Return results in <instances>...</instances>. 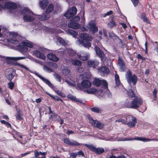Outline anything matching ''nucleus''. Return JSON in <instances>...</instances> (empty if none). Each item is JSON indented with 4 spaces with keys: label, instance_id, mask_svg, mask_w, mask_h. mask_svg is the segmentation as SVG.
Here are the masks:
<instances>
[{
    "label": "nucleus",
    "instance_id": "33",
    "mask_svg": "<svg viewBox=\"0 0 158 158\" xmlns=\"http://www.w3.org/2000/svg\"><path fill=\"white\" fill-rule=\"evenodd\" d=\"M67 54L70 56H73L76 53V52L72 49L70 48L66 49Z\"/></svg>",
    "mask_w": 158,
    "mask_h": 158
},
{
    "label": "nucleus",
    "instance_id": "53",
    "mask_svg": "<svg viewBox=\"0 0 158 158\" xmlns=\"http://www.w3.org/2000/svg\"><path fill=\"white\" fill-rule=\"evenodd\" d=\"M55 92L58 95L64 98L65 97V95L64 94L61 92L59 90H56Z\"/></svg>",
    "mask_w": 158,
    "mask_h": 158
},
{
    "label": "nucleus",
    "instance_id": "63",
    "mask_svg": "<svg viewBox=\"0 0 158 158\" xmlns=\"http://www.w3.org/2000/svg\"><path fill=\"white\" fill-rule=\"evenodd\" d=\"M31 152H25L23 154H20V155H21V157H23L24 156H26L27 155H28V154H30L31 153Z\"/></svg>",
    "mask_w": 158,
    "mask_h": 158
},
{
    "label": "nucleus",
    "instance_id": "17",
    "mask_svg": "<svg viewBox=\"0 0 158 158\" xmlns=\"http://www.w3.org/2000/svg\"><path fill=\"white\" fill-rule=\"evenodd\" d=\"M99 63L96 60H89L87 62V65L89 67L95 68L98 65Z\"/></svg>",
    "mask_w": 158,
    "mask_h": 158
},
{
    "label": "nucleus",
    "instance_id": "46",
    "mask_svg": "<svg viewBox=\"0 0 158 158\" xmlns=\"http://www.w3.org/2000/svg\"><path fill=\"white\" fill-rule=\"evenodd\" d=\"M51 115H50L49 116V119L53 120L56 118L58 116L55 113H52Z\"/></svg>",
    "mask_w": 158,
    "mask_h": 158
},
{
    "label": "nucleus",
    "instance_id": "22",
    "mask_svg": "<svg viewBox=\"0 0 158 158\" xmlns=\"http://www.w3.org/2000/svg\"><path fill=\"white\" fill-rule=\"evenodd\" d=\"M104 92L105 89L102 88L101 89H99L98 90H96L95 94L98 98H101L104 97Z\"/></svg>",
    "mask_w": 158,
    "mask_h": 158
},
{
    "label": "nucleus",
    "instance_id": "56",
    "mask_svg": "<svg viewBox=\"0 0 158 158\" xmlns=\"http://www.w3.org/2000/svg\"><path fill=\"white\" fill-rule=\"evenodd\" d=\"M71 141V140H69V138H65L64 139V142L69 146L70 144Z\"/></svg>",
    "mask_w": 158,
    "mask_h": 158
},
{
    "label": "nucleus",
    "instance_id": "35",
    "mask_svg": "<svg viewBox=\"0 0 158 158\" xmlns=\"http://www.w3.org/2000/svg\"><path fill=\"white\" fill-rule=\"evenodd\" d=\"M46 94L48 95L50 97L52 98L54 100L58 101H60L61 102H63L62 100L60 97L56 96H53L47 92L46 93Z\"/></svg>",
    "mask_w": 158,
    "mask_h": 158
},
{
    "label": "nucleus",
    "instance_id": "21",
    "mask_svg": "<svg viewBox=\"0 0 158 158\" xmlns=\"http://www.w3.org/2000/svg\"><path fill=\"white\" fill-rule=\"evenodd\" d=\"M95 51L96 54L101 58H103L104 57V54L100 48L97 46H95Z\"/></svg>",
    "mask_w": 158,
    "mask_h": 158
},
{
    "label": "nucleus",
    "instance_id": "23",
    "mask_svg": "<svg viewBox=\"0 0 158 158\" xmlns=\"http://www.w3.org/2000/svg\"><path fill=\"white\" fill-rule=\"evenodd\" d=\"M7 71L8 73H6V77L7 79L11 81L14 77V75L13 74V72L12 69H9Z\"/></svg>",
    "mask_w": 158,
    "mask_h": 158
},
{
    "label": "nucleus",
    "instance_id": "14",
    "mask_svg": "<svg viewBox=\"0 0 158 158\" xmlns=\"http://www.w3.org/2000/svg\"><path fill=\"white\" fill-rule=\"evenodd\" d=\"M87 27L90 31L93 32H95L98 31V27L96 26L95 23L92 22L89 23Z\"/></svg>",
    "mask_w": 158,
    "mask_h": 158
},
{
    "label": "nucleus",
    "instance_id": "55",
    "mask_svg": "<svg viewBox=\"0 0 158 158\" xmlns=\"http://www.w3.org/2000/svg\"><path fill=\"white\" fill-rule=\"evenodd\" d=\"M54 76L58 81L60 82L61 81L60 76L59 75L57 74H54Z\"/></svg>",
    "mask_w": 158,
    "mask_h": 158
},
{
    "label": "nucleus",
    "instance_id": "27",
    "mask_svg": "<svg viewBox=\"0 0 158 158\" xmlns=\"http://www.w3.org/2000/svg\"><path fill=\"white\" fill-rule=\"evenodd\" d=\"M48 3V2L46 0H43L42 1H40V6L42 9L44 10L47 7Z\"/></svg>",
    "mask_w": 158,
    "mask_h": 158
},
{
    "label": "nucleus",
    "instance_id": "5",
    "mask_svg": "<svg viewBox=\"0 0 158 158\" xmlns=\"http://www.w3.org/2000/svg\"><path fill=\"white\" fill-rule=\"evenodd\" d=\"M33 46V43L29 41H27L26 42H22L21 44H19L17 47L20 52L23 54L28 51L27 47L32 48Z\"/></svg>",
    "mask_w": 158,
    "mask_h": 158
},
{
    "label": "nucleus",
    "instance_id": "32",
    "mask_svg": "<svg viewBox=\"0 0 158 158\" xmlns=\"http://www.w3.org/2000/svg\"><path fill=\"white\" fill-rule=\"evenodd\" d=\"M66 31L68 34L73 35V37L76 36L77 34V32L70 29H67Z\"/></svg>",
    "mask_w": 158,
    "mask_h": 158
},
{
    "label": "nucleus",
    "instance_id": "51",
    "mask_svg": "<svg viewBox=\"0 0 158 158\" xmlns=\"http://www.w3.org/2000/svg\"><path fill=\"white\" fill-rule=\"evenodd\" d=\"M62 73L64 75H67L70 73V70L68 69H64L63 70Z\"/></svg>",
    "mask_w": 158,
    "mask_h": 158
},
{
    "label": "nucleus",
    "instance_id": "4",
    "mask_svg": "<svg viewBox=\"0 0 158 158\" xmlns=\"http://www.w3.org/2000/svg\"><path fill=\"white\" fill-rule=\"evenodd\" d=\"M143 103L142 99L140 98L135 97L132 101L131 104L125 103V106L128 108L136 109L139 108Z\"/></svg>",
    "mask_w": 158,
    "mask_h": 158
},
{
    "label": "nucleus",
    "instance_id": "7",
    "mask_svg": "<svg viewBox=\"0 0 158 158\" xmlns=\"http://www.w3.org/2000/svg\"><path fill=\"white\" fill-rule=\"evenodd\" d=\"M91 85V82L88 80H83L81 83H79L77 85L79 89L84 92L87 88H90Z\"/></svg>",
    "mask_w": 158,
    "mask_h": 158
},
{
    "label": "nucleus",
    "instance_id": "9",
    "mask_svg": "<svg viewBox=\"0 0 158 158\" xmlns=\"http://www.w3.org/2000/svg\"><path fill=\"white\" fill-rule=\"evenodd\" d=\"M44 51V49L43 48H40L39 50H35L32 52V55L42 60H45L46 56L43 53Z\"/></svg>",
    "mask_w": 158,
    "mask_h": 158
},
{
    "label": "nucleus",
    "instance_id": "45",
    "mask_svg": "<svg viewBox=\"0 0 158 158\" xmlns=\"http://www.w3.org/2000/svg\"><path fill=\"white\" fill-rule=\"evenodd\" d=\"M48 63L50 67L56 69L58 67L57 64L56 63L52 62H49Z\"/></svg>",
    "mask_w": 158,
    "mask_h": 158
},
{
    "label": "nucleus",
    "instance_id": "19",
    "mask_svg": "<svg viewBox=\"0 0 158 158\" xmlns=\"http://www.w3.org/2000/svg\"><path fill=\"white\" fill-rule=\"evenodd\" d=\"M48 59L54 62H57L59 60V58L57 57L55 54L52 53H50L47 55Z\"/></svg>",
    "mask_w": 158,
    "mask_h": 158
},
{
    "label": "nucleus",
    "instance_id": "1",
    "mask_svg": "<svg viewBox=\"0 0 158 158\" xmlns=\"http://www.w3.org/2000/svg\"><path fill=\"white\" fill-rule=\"evenodd\" d=\"M26 57L24 56L22 57H7L6 59V61L7 63L9 64H13L15 65H18L20 67L28 70L31 73L34 74L35 75L41 79L45 83L48 85L50 88H53V85L48 79L44 77L36 71H33L30 70L29 69L24 65L19 63L17 62H14L13 61H17L20 60L25 59Z\"/></svg>",
    "mask_w": 158,
    "mask_h": 158
},
{
    "label": "nucleus",
    "instance_id": "15",
    "mask_svg": "<svg viewBox=\"0 0 158 158\" xmlns=\"http://www.w3.org/2000/svg\"><path fill=\"white\" fill-rule=\"evenodd\" d=\"M104 81H106L104 80H101L99 78H95L93 82V84L94 85L97 86H99L102 84V88H103L104 86Z\"/></svg>",
    "mask_w": 158,
    "mask_h": 158
},
{
    "label": "nucleus",
    "instance_id": "44",
    "mask_svg": "<svg viewBox=\"0 0 158 158\" xmlns=\"http://www.w3.org/2000/svg\"><path fill=\"white\" fill-rule=\"evenodd\" d=\"M127 95L130 98H133L135 97V94L132 89H130L127 92Z\"/></svg>",
    "mask_w": 158,
    "mask_h": 158
},
{
    "label": "nucleus",
    "instance_id": "24",
    "mask_svg": "<svg viewBox=\"0 0 158 158\" xmlns=\"http://www.w3.org/2000/svg\"><path fill=\"white\" fill-rule=\"evenodd\" d=\"M134 139L136 140H138L139 141H143V142H148L150 141H158V139H149L146 138H144L142 137H137L135 138Z\"/></svg>",
    "mask_w": 158,
    "mask_h": 158
},
{
    "label": "nucleus",
    "instance_id": "16",
    "mask_svg": "<svg viewBox=\"0 0 158 158\" xmlns=\"http://www.w3.org/2000/svg\"><path fill=\"white\" fill-rule=\"evenodd\" d=\"M98 72L102 76H105L109 73V70L106 67L103 66L98 69Z\"/></svg>",
    "mask_w": 158,
    "mask_h": 158
},
{
    "label": "nucleus",
    "instance_id": "52",
    "mask_svg": "<svg viewBox=\"0 0 158 158\" xmlns=\"http://www.w3.org/2000/svg\"><path fill=\"white\" fill-rule=\"evenodd\" d=\"M22 116L21 114L19 112H18L16 116V119L18 120H21L22 119Z\"/></svg>",
    "mask_w": 158,
    "mask_h": 158
},
{
    "label": "nucleus",
    "instance_id": "64",
    "mask_svg": "<svg viewBox=\"0 0 158 158\" xmlns=\"http://www.w3.org/2000/svg\"><path fill=\"white\" fill-rule=\"evenodd\" d=\"M10 36H12L14 38L16 37L17 36V33L15 32H11L10 34Z\"/></svg>",
    "mask_w": 158,
    "mask_h": 158
},
{
    "label": "nucleus",
    "instance_id": "37",
    "mask_svg": "<svg viewBox=\"0 0 158 158\" xmlns=\"http://www.w3.org/2000/svg\"><path fill=\"white\" fill-rule=\"evenodd\" d=\"M67 97L68 98H69L71 100L76 101L78 102H81V101H80V100L79 99H78V100L76 98V97L72 95L71 94H69L68 95Z\"/></svg>",
    "mask_w": 158,
    "mask_h": 158
},
{
    "label": "nucleus",
    "instance_id": "39",
    "mask_svg": "<svg viewBox=\"0 0 158 158\" xmlns=\"http://www.w3.org/2000/svg\"><path fill=\"white\" fill-rule=\"evenodd\" d=\"M91 110L93 112L96 113H99L101 112V110L97 107H94L91 108Z\"/></svg>",
    "mask_w": 158,
    "mask_h": 158
},
{
    "label": "nucleus",
    "instance_id": "60",
    "mask_svg": "<svg viewBox=\"0 0 158 158\" xmlns=\"http://www.w3.org/2000/svg\"><path fill=\"white\" fill-rule=\"evenodd\" d=\"M70 154L71 158H76L77 156V153H71Z\"/></svg>",
    "mask_w": 158,
    "mask_h": 158
},
{
    "label": "nucleus",
    "instance_id": "20",
    "mask_svg": "<svg viewBox=\"0 0 158 158\" xmlns=\"http://www.w3.org/2000/svg\"><path fill=\"white\" fill-rule=\"evenodd\" d=\"M104 82V86L103 89H105L104 96L107 95L108 97H110L112 96V94L108 89L107 83V81Z\"/></svg>",
    "mask_w": 158,
    "mask_h": 158
},
{
    "label": "nucleus",
    "instance_id": "31",
    "mask_svg": "<svg viewBox=\"0 0 158 158\" xmlns=\"http://www.w3.org/2000/svg\"><path fill=\"white\" fill-rule=\"evenodd\" d=\"M71 62L72 64L77 66H81V62L77 60L72 59L71 60Z\"/></svg>",
    "mask_w": 158,
    "mask_h": 158
},
{
    "label": "nucleus",
    "instance_id": "54",
    "mask_svg": "<svg viewBox=\"0 0 158 158\" xmlns=\"http://www.w3.org/2000/svg\"><path fill=\"white\" fill-rule=\"evenodd\" d=\"M135 6H137L139 3V0H131Z\"/></svg>",
    "mask_w": 158,
    "mask_h": 158
},
{
    "label": "nucleus",
    "instance_id": "25",
    "mask_svg": "<svg viewBox=\"0 0 158 158\" xmlns=\"http://www.w3.org/2000/svg\"><path fill=\"white\" fill-rule=\"evenodd\" d=\"M50 17V15L46 12L43 13L42 15H39V18L40 20L44 21L48 19Z\"/></svg>",
    "mask_w": 158,
    "mask_h": 158
},
{
    "label": "nucleus",
    "instance_id": "2",
    "mask_svg": "<svg viewBox=\"0 0 158 158\" xmlns=\"http://www.w3.org/2000/svg\"><path fill=\"white\" fill-rule=\"evenodd\" d=\"M79 37L82 40L78 39L77 41L78 44L88 48L91 46V43L89 42L92 40L91 36H89L88 34L83 33L80 34Z\"/></svg>",
    "mask_w": 158,
    "mask_h": 158
},
{
    "label": "nucleus",
    "instance_id": "47",
    "mask_svg": "<svg viewBox=\"0 0 158 158\" xmlns=\"http://www.w3.org/2000/svg\"><path fill=\"white\" fill-rule=\"evenodd\" d=\"M9 41L11 43L13 44H17L19 41L17 40H14V39H11L9 40Z\"/></svg>",
    "mask_w": 158,
    "mask_h": 158
},
{
    "label": "nucleus",
    "instance_id": "40",
    "mask_svg": "<svg viewBox=\"0 0 158 158\" xmlns=\"http://www.w3.org/2000/svg\"><path fill=\"white\" fill-rule=\"evenodd\" d=\"M81 144L78 143L77 141L74 140L71 141L70 146H78L81 145Z\"/></svg>",
    "mask_w": 158,
    "mask_h": 158
},
{
    "label": "nucleus",
    "instance_id": "30",
    "mask_svg": "<svg viewBox=\"0 0 158 158\" xmlns=\"http://www.w3.org/2000/svg\"><path fill=\"white\" fill-rule=\"evenodd\" d=\"M104 152V149L102 148H96L94 152L97 154H100Z\"/></svg>",
    "mask_w": 158,
    "mask_h": 158
},
{
    "label": "nucleus",
    "instance_id": "28",
    "mask_svg": "<svg viewBox=\"0 0 158 158\" xmlns=\"http://www.w3.org/2000/svg\"><path fill=\"white\" fill-rule=\"evenodd\" d=\"M115 122L121 123L122 124H127V116H122L120 118L116 120Z\"/></svg>",
    "mask_w": 158,
    "mask_h": 158
},
{
    "label": "nucleus",
    "instance_id": "49",
    "mask_svg": "<svg viewBox=\"0 0 158 158\" xmlns=\"http://www.w3.org/2000/svg\"><path fill=\"white\" fill-rule=\"evenodd\" d=\"M76 70L77 72L81 73L84 72V69L83 67L79 66L77 68Z\"/></svg>",
    "mask_w": 158,
    "mask_h": 158
},
{
    "label": "nucleus",
    "instance_id": "57",
    "mask_svg": "<svg viewBox=\"0 0 158 158\" xmlns=\"http://www.w3.org/2000/svg\"><path fill=\"white\" fill-rule=\"evenodd\" d=\"M113 13V11L112 10H110L109 11L107 12L106 13H105L103 16L104 17H106L107 16L110 15L111 14H112Z\"/></svg>",
    "mask_w": 158,
    "mask_h": 158
},
{
    "label": "nucleus",
    "instance_id": "34",
    "mask_svg": "<svg viewBox=\"0 0 158 158\" xmlns=\"http://www.w3.org/2000/svg\"><path fill=\"white\" fill-rule=\"evenodd\" d=\"M141 18L143 20V21L144 22L148 23H149V21L148 20L145 13H143L141 14Z\"/></svg>",
    "mask_w": 158,
    "mask_h": 158
},
{
    "label": "nucleus",
    "instance_id": "62",
    "mask_svg": "<svg viewBox=\"0 0 158 158\" xmlns=\"http://www.w3.org/2000/svg\"><path fill=\"white\" fill-rule=\"evenodd\" d=\"M157 93V91L156 90V89H154V91L153 92V95L154 97V100H156V94Z\"/></svg>",
    "mask_w": 158,
    "mask_h": 158
},
{
    "label": "nucleus",
    "instance_id": "29",
    "mask_svg": "<svg viewBox=\"0 0 158 158\" xmlns=\"http://www.w3.org/2000/svg\"><path fill=\"white\" fill-rule=\"evenodd\" d=\"M96 91V89L94 88H87L85 90L84 92L87 93L89 94H94L95 93Z\"/></svg>",
    "mask_w": 158,
    "mask_h": 158
},
{
    "label": "nucleus",
    "instance_id": "3",
    "mask_svg": "<svg viewBox=\"0 0 158 158\" xmlns=\"http://www.w3.org/2000/svg\"><path fill=\"white\" fill-rule=\"evenodd\" d=\"M22 15H24L23 19L27 22H31L34 19V15L31 11L27 8H24L22 10L20 11Z\"/></svg>",
    "mask_w": 158,
    "mask_h": 158
},
{
    "label": "nucleus",
    "instance_id": "26",
    "mask_svg": "<svg viewBox=\"0 0 158 158\" xmlns=\"http://www.w3.org/2000/svg\"><path fill=\"white\" fill-rule=\"evenodd\" d=\"M68 26L69 28L74 29H78L80 27L79 25L75 22H70L68 24Z\"/></svg>",
    "mask_w": 158,
    "mask_h": 158
},
{
    "label": "nucleus",
    "instance_id": "48",
    "mask_svg": "<svg viewBox=\"0 0 158 158\" xmlns=\"http://www.w3.org/2000/svg\"><path fill=\"white\" fill-rule=\"evenodd\" d=\"M9 88L11 90L13 89L14 87L15 86V84L14 82L10 81V82L8 83Z\"/></svg>",
    "mask_w": 158,
    "mask_h": 158
},
{
    "label": "nucleus",
    "instance_id": "43",
    "mask_svg": "<svg viewBox=\"0 0 158 158\" xmlns=\"http://www.w3.org/2000/svg\"><path fill=\"white\" fill-rule=\"evenodd\" d=\"M109 36L110 38H111L113 39H118L117 36L114 33L112 32H110L109 33Z\"/></svg>",
    "mask_w": 158,
    "mask_h": 158
},
{
    "label": "nucleus",
    "instance_id": "18",
    "mask_svg": "<svg viewBox=\"0 0 158 158\" xmlns=\"http://www.w3.org/2000/svg\"><path fill=\"white\" fill-rule=\"evenodd\" d=\"M118 64L120 70L122 72L124 71L126 68L125 64L123 61L120 58H119L118 60Z\"/></svg>",
    "mask_w": 158,
    "mask_h": 158
},
{
    "label": "nucleus",
    "instance_id": "8",
    "mask_svg": "<svg viewBox=\"0 0 158 158\" xmlns=\"http://www.w3.org/2000/svg\"><path fill=\"white\" fill-rule=\"evenodd\" d=\"M127 124L130 127H133L137 123L136 118L131 115L127 116Z\"/></svg>",
    "mask_w": 158,
    "mask_h": 158
},
{
    "label": "nucleus",
    "instance_id": "42",
    "mask_svg": "<svg viewBox=\"0 0 158 158\" xmlns=\"http://www.w3.org/2000/svg\"><path fill=\"white\" fill-rule=\"evenodd\" d=\"M43 69L46 71L50 73L53 71V70L47 66L46 65H44L43 67Z\"/></svg>",
    "mask_w": 158,
    "mask_h": 158
},
{
    "label": "nucleus",
    "instance_id": "41",
    "mask_svg": "<svg viewBox=\"0 0 158 158\" xmlns=\"http://www.w3.org/2000/svg\"><path fill=\"white\" fill-rule=\"evenodd\" d=\"M108 26L109 27L111 28H112L114 27L116 25V24L115 22L113 20L107 24Z\"/></svg>",
    "mask_w": 158,
    "mask_h": 158
},
{
    "label": "nucleus",
    "instance_id": "10",
    "mask_svg": "<svg viewBox=\"0 0 158 158\" xmlns=\"http://www.w3.org/2000/svg\"><path fill=\"white\" fill-rule=\"evenodd\" d=\"M17 7V5L13 2H6L4 6L0 3V9H1L7 8L10 10H14Z\"/></svg>",
    "mask_w": 158,
    "mask_h": 158
},
{
    "label": "nucleus",
    "instance_id": "36",
    "mask_svg": "<svg viewBox=\"0 0 158 158\" xmlns=\"http://www.w3.org/2000/svg\"><path fill=\"white\" fill-rule=\"evenodd\" d=\"M53 5L51 3L50 4L46 10V12L48 14L51 12L53 10Z\"/></svg>",
    "mask_w": 158,
    "mask_h": 158
},
{
    "label": "nucleus",
    "instance_id": "50",
    "mask_svg": "<svg viewBox=\"0 0 158 158\" xmlns=\"http://www.w3.org/2000/svg\"><path fill=\"white\" fill-rule=\"evenodd\" d=\"M80 18L78 16H75L71 19V21L74 22H77L80 20Z\"/></svg>",
    "mask_w": 158,
    "mask_h": 158
},
{
    "label": "nucleus",
    "instance_id": "61",
    "mask_svg": "<svg viewBox=\"0 0 158 158\" xmlns=\"http://www.w3.org/2000/svg\"><path fill=\"white\" fill-rule=\"evenodd\" d=\"M65 82L70 86H74L75 85L70 81H69L67 80H65Z\"/></svg>",
    "mask_w": 158,
    "mask_h": 158
},
{
    "label": "nucleus",
    "instance_id": "11",
    "mask_svg": "<svg viewBox=\"0 0 158 158\" xmlns=\"http://www.w3.org/2000/svg\"><path fill=\"white\" fill-rule=\"evenodd\" d=\"M89 123H91V125L99 129H101L104 127V124L100 122L97 120L93 119L92 118H89Z\"/></svg>",
    "mask_w": 158,
    "mask_h": 158
},
{
    "label": "nucleus",
    "instance_id": "12",
    "mask_svg": "<svg viewBox=\"0 0 158 158\" xmlns=\"http://www.w3.org/2000/svg\"><path fill=\"white\" fill-rule=\"evenodd\" d=\"M77 9L75 7H73L68 9L65 13L64 16L67 19H69L73 17L77 13Z\"/></svg>",
    "mask_w": 158,
    "mask_h": 158
},
{
    "label": "nucleus",
    "instance_id": "13",
    "mask_svg": "<svg viewBox=\"0 0 158 158\" xmlns=\"http://www.w3.org/2000/svg\"><path fill=\"white\" fill-rule=\"evenodd\" d=\"M77 55L79 59L83 61L86 60L89 58L87 53L85 52H81L80 54L78 53Z\"/></svg>",
    "mask_w": 158,
    "mask_h": 158
},
{
    "label": "nucleus",
    "instance_id": "58",
    "mask_svg": "<svg viewBox=\"0 0 158 158\" xmlns=\"http://www.w3.org/2000/svg\"><path fill=\"white\" fill-rule=\"evenodd\" d=\"M77 155H79L80 156H81L82 157L84 156V154L83 152L82 151H79L76 153Z\"/></svg>",
    "mask_w": 158,
    "mask_h": 158
},
{
    "label": "nucleus",
    "instance_id": "38",
    "mask_svg": "<svg viewBox=\"0 0 158 158\" xmlns=\"http://www.w3.org/2000/svg\"><path fill=\"white\" fill-rule=\"evenodd\" d=\"M84 145L87 147L90 150L94 152L96 148H95L93 145L85 144Z\"/></svg>",
    "mask_w": 158,
    "mask_h": 158
},
{
    "label": "nucleus",
    "instance_id": "6",
    "mask_svg": "<svg viewBox=\"0 0 158 158\" xmlns=\"http://www.w3.org/2000/svg\"><path fill=\"white\" fill-rule=\"evenodd\" d=\"M125 76L129 84H131V83H132L134 85L136 84L138 78L135 74L132 75L131 72L129 70L127 71Z\"/></svg>",
    "mask_w": 158,
    "mask_h": 158
},
{
    "label": "nucleus",
    "instance_id": "59",
    "mask_svg": "<svg viewBox=\"0 0 158 158\" xmlns=\"http://www.w3.org/2000/svg\"><path fill=\"white\" fill-rule=\"evenodd\" d=\"M137 58L139 59H141L142 60H145L146 58L144 57H143L140 54H138L137 56Z\"/></svg>",
    "mask_w": 158,
    "mask_h": 158
}]
</instances>
